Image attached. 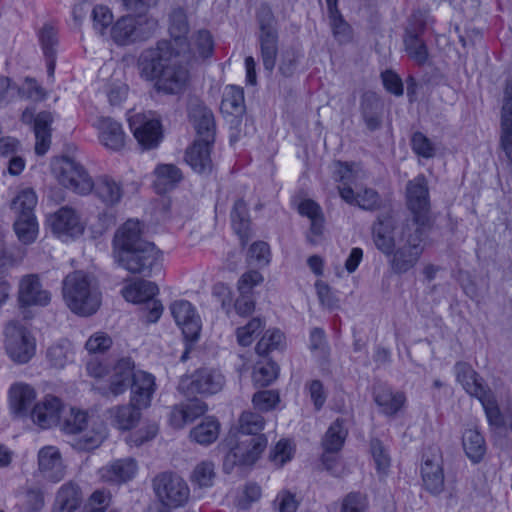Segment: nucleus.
Here are the masks:
<instances>
[{
	"label": "nucleus",
	"instance_id": "1",
	"mask_svg": "<svg viewBox=\"0 0 512 512\" xmlns=\"http://www.w3.org/2000/svg\"><path fill=\"white\" fill-rule=\"evenodd\" d=\"M141 224L129 219L115 232L112 240L114 262L131 274L152 277L163 269L162 252L141 236Z\"/></svg>",
	"mask_w": 512,
	"mask_h": 512
},
{
	"label": "nucleus",
	"instance_id": "2",
	"mask_svg": "<svg viewBox=\"0 0 512 512\" xmlns=\"http://www.w3.org/2000/svg\"><path fill=\"white\" fill-rule=\"evenodd\" d=\"M166 41L144 49L138 57L141 78L154 83V89L165 95H181L190 84V71Z\"/></svg>",
	"mask_w": 512,
	"mask_h": 512
},
{
	"label": "nucleus",
	"instance_id": "3",
	"mask_svg": "<svg viewBox=\"0 0 512 512\" xmlns=\"http://www.w3.org/2000/svg\"><path fill=\"white\" fill-rule=\"evenodd\" d=\"M190 121L196 130V139L186 150L185 160L199 174L212 170L211 149L215 142V119L212 111L202 102H191L188 108Z\"/></svg>",
	"mask_w": 512,
	"mask_h": 512
},
{
	"label": "nucleus",
	"instance_id": "4",
	"mask_svg": "<svg viewBox=\"0 0 512 512\" xmlns=\"http://www.w3.org/2000/svg\"><path fill=\"white\" fill-rule=\"evenodd\" d=\"M62 292L66 305L75 314L89 316L100 307L101 294L82 271H75L64 278Z\"/></svg>",
	"mask_w": 512,
	"mask_h": 512
},
{
	"label": "nucleus",
	"instance_id": "5",
	"mask_svg": "<svg viewBox=\"0 0 512 512\" xmlns=\"http://www.w3.org/2000/svg\"><path fill=\"white\" fill-rule=\"evenodd\" d=\"M406 205L411 213V220L405 224L412 227L431 231L435 216L431 211L428 181L423 174L408 181L406 186Z\"/></svg>",
	"mask_w": 512,
	"mask_h": 512
},
{
	"label": "nucleus",
	"instance_id": "6",
	"mask_svg": "<svg viewBox=\"0 0 512 512\" xmlns=\"http://www.w3.org/2000/svg\"><path fill=\"white\" fill-rule=\"evenodd\" d=\"M430 231L417 229L404 224L401 232L403 244L394 251L389 260L391 270L398 275L405 274L416 267L424 252V238Z\"/></svg>",
	"mask_w": 512,
	"mask_h": 512
},
{
	"label": "nucleus",
	"instance_id": "7",
	"mask_svg": "<svg viewBox=\"0 0 512 512\" xmlns=\"http://www.w3.org/2000/svg\"><path fill=\"white\" fill-rule=\"evenodd\" d=\"M226 445L229 451L224 457L223 469L230 473L234 467L253 464L267 446V438L264 435L259 436H229L226 439Z\"/></svg>",
	"mask_w": 512,
	"mask_h": 512
},
{
	"label": "nucleus",
	"instance_id": "8",
	"mask_svg": "<svg viewBox=\"0 0 512 512\" xmlns=\"http://www.w3.org/2000/svg\"><path fill=\"white\" fill-rule=\"evenodd\" d=\"M259 25L258 42L264 69L271 72L278 55V32L275 28V17L267 4H262L257 11Z\"/></svg>",
	"mask_w": 512,
	"mask_h": 512
},
{
	"label": "nucleus",
	"instance_id": "9",
	"mask_svg": "<svg viewBox=\"0 0 512 512\" xmlns=\"http://www.w3.org/2000/svg\"><path fill=\"white\" fill-rule=\"evenodd\" d=\"M225 382V376L218 368L200 367L181 377L178 390L186 396L213 395L223 389Z\"/></svg>",
	"mask_w": 512,
	"mask_h": 512
},
{
	"label": "nucleus",
	"instance_id": "10",
	"mask_svg": "<svg viewBox=\"0 0 512 512\" xmlns=\"http://www.w3.org/2000/svg\"><path fill=\"white\" fill-rule=\"evenodd\" d=\"M54 171L60 185L79 195H87L93 189V180L85 167L71 157L60 158Z\"/></svg>",
	"mask_w": 512,
	"mask_h": 512
},
{
	"label": "nucleus",
	"instance_id": "11",
	"mask_svg": "<svg viewBox=\"0 0 512 512\" xmlns=\"http://www.w3.org/2000/svg\"><path fill=\"white\" fill-rule=\"evenodd\" d=\"M88 425L87 412L71 408L68 415L61 422V430L68 435H79L72 444L73 447L80 451L93 450L100 446L104 439V435L99 431H91L82 434Z\"/></svg>",
	"mask_w": 512,
	"mask_h": 512
},
{
	"label": "nucleus",
	"instance_id": "12",
	"mask_svg": "<svg viewBox=\"0 0 512 512\" xmlns=\"http://www.w3.org/2000/svg\"><path fill=\"white\" fill-rule=\"evenodd\" d=\"M153 489L161 503L171 508L185 505L190 496L186 481L172 472L158 474L153 479Z\"/></svg>",
	"mask_w": 512,
	"mask_h": 512
},
{
	"label": "nucleus",
	"instance_id": "13",
	"mask_svg": "<svg viewBox=\"0 0 512 512\" xmlns=\"http://www.w3.org/2000/svg\"><path fill=\"white\" fill-rule=\"evenodd\" d=\"M156 24L154 20L122 16L112 25L110 30L111 38L119 46L144 41L151 36Z\"/></svg>",
	"mask_w": 512,
	"mask_h": 512
},
{
	"label": "nucleus",
	"instance_id": "14",
	"mask_svg": "<svg viewBox=\"0 0 512 512\" xmlns=\"http://www.w3.org/2000/svg\"><path fill=\"white\" fill-rule=\"evenodd\" d=\"M5 348L12 361L24 364L35 354V340L30 333L17 323H9L5 328Z\"/></svg>",
	"mask_w": 512,
	"mask_h": 512
},
{
	"label": "nucleus",
	"instance_id": "15",
	"mask_svg": "<svg viewBox=\"0 0 512 512\" xmlns=\"http://www.w3.org/2000/svg\"><path fill=\"white\" fill-rule=\"evenodd\" d=\"M129 126L135 139L144 150L158 147L163 139L161 122L151 115L135 114L129 118Z\"/></svg>",
	"mask_w": 512,
	"mask_h": 512
},
{
	"label": "nucleus",
	"instance_id": "16",
	"mask_svg": "<svg viewBox=\"0 0 512 512\" xmlns=\"http://www.w3.org/2000/svg\"><path fill=\"white\" fill-rule=\"evenodd\" d=\"M47 222L52 232L63 241L74 239L84 232V225L79 214L69 206L61 207L49 215Z\"/></svg>",
	"mask_w": 512,
	"mask_h": 512
},
{
	"label": "nucleus",
	"instance_id": "17",
	"mask_svg": "<svg viewBox=\"0 0 512 512\" xmlns=\"http://www.w3.org/2000/svg\"><path fill=\"white\" fill-rule=\"evenodd\" d=\"M425 28V20L418 19L416 15H413V20L406 28L403 37L407 55L419 66L424 65L429 58L428 47L422 38Z\"/></svg>",
	"mask_w": 512,
	"mask_h": 512
},
{
	"label": "nucleus",
	"instance_id": "18",
	"mask_svg": "<svg viewBox=\"0 0 512 512\" xmlns=\"http://www.w3.org/2000/svg\"><path fill=\"white\" fill-rule=\"evenodd\" d=\"M421 478L424 489L430 494L437 496L444 491L443 460L438 449H432L430 455L424 454Z\"/></svg>",
	"mask_w": 512,
	"mask_h": 512
},
{
	"label": "nucleus",
	"instance_id": "19",
	"mask_svg": "<svg viewBox=\"0 0 512 512\" xmlns=\"http://www.w3.org/2000/svg\"><path fill=\"white\" fill-rule=\"evenodd\" d=\"M170 311L185 339L196 341L201 331V320L194 306L187 300H177L170 305Z\"/></svg>",
	"mask_w": 512,
	"mask_h": 512
},
{
	"label": "nucleus",
	"instance_id": "20",
	"mask_svg": "<svg viewBox=\"0 0 512 512\" xmlns=\"http://www.w3.org/2000/svg\"><path fill=\"white\" fill-rule=\"evenodd\" d=\"M189 31L190 25L186 11L181 7L174 8L169 14L168 33L170 39H162L161 41L170 43L176 54H183V52L190 49Z\"/></svg>",
	"mask_w": 512,
	"mask_h": 512
},
{
	"label": "nucleus",
	"instance_id": "21",
	"mask_svg": "<svg viewBox=\"0 0 512 512\" xmlns=\"http://www.w3.org/2000/svg\"><path fill=\"white\" fill-rule=\"evenodd\" d=\"M129 386L131 403L139 408H148L157 389L155 376L149 372L137 370Z\"/></svg>",
	"mask_w": 512,
	"mask_h": 512
},
{
	"label": "nucleus",
	"instance_id": "22",
	"mask_svg": "<svg viewBox=\"0 0 512 512\" xmlns=\"http://www.w3.org/2000/svg\"><path fill=\"white\" fill-rule=\"evenodd\" d=\"M83 502L84 494L80 485L67 481L56 491L50 512H77Z\"/></svg>",
	"mask_w": 512,
	"mask_h": 512
},
{
	"label": "nucleus",
	"instance_id": "23",
	"mask_svg": "<svg viewBox=\"0 0 512 512\" xmlns=\"http://www.w3.org/2000/svg\"><path fill=\"white\" fill-rule=\"evenodd\" d=\"M395 220L392 213L380 214L372 226V237L376 248L384 255H391L395 248Z\"/></svg>",
	"mask_w": 512,
	"mask_h": 512
},
{
	"label": "nucleus",
	"instance_id": "24",
	"mask_svg": "<svg viewBox=\"0 0 512 512\" xmlns=\"http://www.w3.org/2000/svg\"><path fill=\"white\" fill-rule=\"evenodd\" d=\"M18 299L21 306H46L50 303L51 295L42 288L38 276L27 275L20 281Z\"/></svg>",
	"mask_w": 512,
	"mask_h": 512
},
{
	"label": "nucleus",
	"instance_id": "25",
	"mask_svg": "<svg viewBox=\"0 0 512 512\" xmlns=\"http://www.w3.org/2000/svg\"><path fill=\"white\" fill-rule=\"evenodd\" d=\"M38 467L42 476L51 482H59L65 476V467L59 450L46 446L38 452Z\"/></svg>",
	"mask_w": 512,
	"mask_h": 512
},
{
	"label": "nucleus",
	"instance_id": "26",
	"mask_svg": "<svg viewBox=\"0 0 512 512\" xmlns=\"http://www.w3.org/2000/svg\"><path fill=\"white\" fill-rule=\"evenodd\" d=\"M61 408L62 402L58 397L47 395L43 401L34 405L30 417L39 427L47 429L59 422Z\"/></svg>",
	"mask_w": 512,
	"mask_h": 512
},
{
	"label": "nucleus",
	"instance_id": "27",
	"mask_svg": "<svg viewBox=\"0 0 512 512\" xmlns=\"http://www.w3.org/2000/svg\"><path fill=\"white\" fill-rule=\"evenodd\" d=\"M298 212L310 220L307 241L316 245L319 243L324 231V215L322 208L312 199H304L298 205Z\"/></svg>",
	"mask_w": 512,
	"mask_h": 512
},
{
	"label": "nucleus",
	"instance_id": "28",
	"mask_svg": "<svg viewBox=\"0 0 512 512\" xmlns=\"http://www.w3.org/2000/svg\"><path fill=\"white\" fill-rule=\"evenodd\" d=\"M383 111L384 103L375 92L363 93L360 100V112L368 130L375 131L381 127Z\"/></svg>",
	"mask_w": 512,
	"mask_h": 512
},
{
	"label": "nucleus",
	"instance_id": "29",
	"mask_svg": "<svg viewBox=\"0 0 512 512\" xmlns=\"http://www.w3.org/2000/svg\"><path fill=\"white\" fill-rule=\"evenodd\" d=\"M136 371L131 357L120 358L113 366L108 392L113 396L123 394L128 389Z\"/></svg>",
	"mask_w": 512,
	"mask_h": 512
},
{
	"label": "nucleus",
	"instance_id": "30",
	"mask_svg": "<svg viewBox=\"0 0 512 512\" xmlns=\"http://www.w3.org/2000/svg\"><path fill=\"white\" fill-rule=\"evenodd\" d=\"M454 372L457 381L462 385L464 390L473 397L478 398L484 394L486 390L490 389L485 384L483 378L467 362H456Z\"/></svg>",
	"mask_w": 512,
	"mask_h": 512
},
{
	"label": "nucleus",
	"instance_id": "31",
	"mask_svg": "<svg viewBox=\"0 0 512 512\" xmlns=\"http://www.w3.org/2000/svg\"><path fill=\"white\" fill-rule=\"evenodd\" d=\"M100 143L112 151H120L125 145V133L117 121L103 117L97 124Z\"/></svg>",
	"mask_w": 512,
	"mask_h": 512
},
{
	"label": "nucleus",
	"instance_id": "32",
	"mask_svg": "<svg viewBox=\"0 0 512 512\" xmlns=\"http://www.w3.org/2000/svg\"><path fill=\"white\" fill-rule=\"evenodd\" d=\"M373 397L381 412L387 416L396 415L406 402L403 392H394L391 387L385 384L374 387Z\"/></svg>",
	"mask_w": 512,
	"mask_h": 512
},
{
	"label": "nucleus",
	"instance_id": "33",
	"mask_svg": "<svg viewBox=\"0 0 512 512\" xmlns=\"http://www.w3.org/2000/svg\"><path fill=\"white\" fill-rule=\"evenodd\" d=\"M340 197L349 205H356L366 211H375L381 207V197L379 193L372 188H365L355 193L352 187H339Z\"/></svg>",
	"mask_w": 512,
	"mask_h": 512
},
{
	"label": "nucleus",
	"instance_id": "34",
	"mask_svg": "<svg viewBox=\"0 0 512 512\" xmlns=\"http://www.w3.org/2000/svg\"><path fill=\"white\" fill-rule=\"evenodd\" d=\"M10 408L16 417H25L36 399V392L28 384L18 383L9 390Z\"/></svg>",
	"mask_w": 512,
	"mask_h": 512
},
{
	"label": "nucleus",
	"instance_id": "35",
	"mask_svg": "<svg viewBox=\"0 0 512 512\" xmlns=\"http://www.w3.org/2000/svg\"><path fill=\"white\" fill-rule=\"evenodd\" d=\"M138 470L133 458L118 459L101 469V477L113 483H125L134 478Z\"/></svg>",
	"mask_w": 512,
	"mask_h": 512
},
{
	"label": "nucleus",
	"instance_id": "36",
	"mask_svg": "<svg viewBox=\"0 0 512 512\" xmlns=\"http://www.w3.org/2000/svg\"><path fill=\"white\" fill-rule=\"evenodd\" d=\"M190 42V49L183 52L182 58L186 62L197 59H206L212 56L214 51V41L210 31L206 29H200L195 32Z\"/></svg>",
	"mask_w": 512,
	"mask_h": 512
},
{
	"label": "nucleus",
	"instance_id": "37",
	"mask_svg": "<svg viewBox=\"0 0 512 512\" xmlns=\"http://www.w3.org/2000/svg\"><path fill=\"white\" fill-rule=\"evenodd\" d=\"M92 191L107 206L119 203L123 196L122 184L107 175L100 176L93 182Z\"/></svg>",
	"mask_w": 512,
	"mask_h": 512
},
{
	"label": "nucleus",
	"instance_id": "38",
	"mask_svg": "<svg viewBox=\"0 0 512 512\" xmlns=\"http://www.w3.org/2000/svg\"><path fill=\"white\" fill-rule=\"evenodd\" d=\"M131 402L127 405H119L108 409L107 413L111 424L120 430L132 429L140 420L141 410Z\"/></svg>",
	"mask_w": 512,
	"mask_h": 512
},
{
	"label": "nucleus",
	"instance_id": "39",
	"mask_svg": "<svg viewBox=\"0 0 512 512\" xmlns=\"http://www.w3.org/2000/svg\"><path fill=\"white\" fill-rule=\"evenodd\" d=\"M52 122L53 116L48 111L39 112L34 119L33 131L36 138L35 152L37 155H44L50 148Z\"/></svg>",
	"mask_w": 512,
	"mask_h": 512
},
{
	"label": "nucleus",
	"instance_id": "40",
	"mask_svg": "<svg viewBox=\"0 0 512 512\" xmlns=\"http://www.w3.org/2000/svg\"><path fill=\"white\" fill-rule=\"evenodd\" d=\"M231 222L241 244L245 246L251 238V221L247 203L243 199L235 201L231 211Z\"/></svg>",
	"mask_w": 512,
	"mask_h": 512
},
{
	"label": "nucleus",
	"instance_id": "41",
	"mask_svg": "<svg viewBox=\"0 0 512 512\" xmlns=\"http://www.w3.org/2000/svg\"><path fill=\"white\" fill-rule=\"evenodd\" d=\"M158 293V287L155 283L147 280H136L125 286L122 294L127 301L133 303H147Z\"/></svg>",
	"mask_w": 512,
	"mask_h": 512
},
{
	"label": "nucleus",
	"instance_id": "42",
	"mask_svg": "<svg viewBox=\"0 0 512 512\" xmlns=\"http://www.w3.org/2000/svg\"><path fill=\"white\" fill-rule=\"evenodd\" d=\"M223 114L239 117L245 112L244 90L241 87L227 86L220 105Z\"/></svg>",
	"mask_w": 512,
	"mask_h": 512
},
{
	"label": "nucleus",
	"instance_id": "43",
	"mask_svg": "<svg viewBox=\"0 0 512 512\" xmlns=\"http://www.w3.org/2000/svg\"><path fill=\"white\" fill-rule=\"evenodd\" d=\"M45 506V492L41 487H26L18 495L19 512H40Z\"/></svg>",
	"mask_w": 512,
	"mask_h": 512
},
{
	"label": "nucleus",
	"instance_id": "44",
	"mask_svg": "<svg viewBox=\"0 0 512 512\" xmlns=\"http://www.w3.org/2000/svg\"><path fill=\"white\" fill-rule=\"evenodd\" d=\"M154 186L158 193H166L173 189L182 179L180 169L173 164H162L155 169Z\"/></svg>",
	"mask_w": 512,
	"mask_h": 512
},
{
	"label": "nucleus",
	"instance_id": "45",
	"mask_svg": "<svg viewBox=\"0 0 512 512\" xmlns=\"http://www.w3.org/2000/svg\"><path fill=\"white\" fill-rule=\"evenodd\" d=\"M348 435L345 420L337 418L328 428L322 440L323 450L328 452H339Z\"/></svg>",
	"mask_w": 512,
	"mask_h": 512
},
{
	"label": "nucleus",
	"instance_id": "46",
	"mask_svg": "<svg viewBox=\"0 0 512 512\" xmlns=\"http://www.w3.org/2000/svg\"><path fill=\"white\" fill-rule=\"evenodd\" d=\"M37 195L31 188L21 190L11 201L10 208L17 217H35Z\"/></svg>",
	"mask_w": 512,
	"mask_h": 512
},
{
	"label": "nucleus",
	"instance_id": "47",
	"mask_svg": "<svg viewBox=\"0 0 512 512\" xmlns=\"http://www.w3.org/2000/svg\"><path fill=\"white\" fill-rule=\"evenodd\" d=\"M463 447L469 459L474 463L479 462L486 451L483 436L474 429H468L463 434Z\"/></svg>",
	"mask_w": 512,
	"mask_h": 512
},
{
	"label": "nucleus",
	"instance_id": "48",
	"mask_svg": "<svg viewBox=\"0 0 512 512\" xmlns=\"http://www.w3.org/2000/svg\"><path fill=\"white\" fill-rule=\"evenodd\" d=\"M219 428L218 421L209 417L194 427L190 432V436L201 445H209L217 439Z\"/></svg>",
	"mask_w": 512,
	"mask_h": 512
},
{
	"label": "nucleus",
	"instance_id": "49",
	"mask_svg": "<svg viewBox=\"0 0 512 512\" xmlns=\"http://www.w3.org/2000/svg\"><path fill=\"white\" fill-rule=\"evenodd\" d=\"M477 399L483 406L489 424L496 428L503 427L505 425L504 417L491 389L486 390V392Z\"/></svg>",
	"mask_w": 512,
	"mask_h": 512
},
{
	"label": "nucleus",
	"instance_id": "50",
	"mask_svg": "<svg viewBox=\"0 0 512 512\" xmlns=\"http://www.w3.org/2000/svg\"><path fill=\"white\" fill-rule=\"evenodd\" d=\"M46 356L53 367L63 368L68 362L72 360L70 342L67 340H62L56 344L51 345L47 349Z\"/></svg>",
	"mask_w": 512,
	"mask_h": 512
},
{
	"label": "nucleus",
	"instance_id": "51",
	"mask_svg": "<svg viewBox=\"0 0 512 512\" xmlns=\"http://www.w3.org/2000/svg\"><path fill=\"white\" fill-rule=\"evenodd\" d=\"M14 230L18 239L23 244H31L36 240L38 234V223L35 217H17L14 223Z\"/></svg>",
	"mask_w": 512,
	"mask_h": 512
},
{
	"label": "nucleus",
	"instance_id": "52",
	"mask_svg": "<svg viewBox=\"0 0 512 512\" xmlns=\"http://www.w3.org/2000/svg\"><path fill=\"white\" fill-rule=\"evenodd\" d=\"M264 428V418L255 412L245 411L239 419V433L241 436H259Z\"/></svg>",
	"mask_w": 512,
	"mask_h": 512
},
{
	"label": "nucleus",
	"instance_id": "53",
	"mask_svg": "<svg viewBox=\"0 0 512 512\" xmlns=\"http://www.w3.org/2000/svg\"><path fill=\"white\" fill-rule=\"evenodd\" d=\"M215 477L214 464L210 461H203L194 468L191 481L199 488H207L213 485Z\"/></svg>",
	"mask_w": 512,
	"mask_h": 512
},
{
	"label": "nucleus",
	"instance_id": "54",
	"mask_svg": "<svg viewBox=\"0 0 512 512\" xmlns=\"http://www.w3.org/2000/svg\"><path fill=\"white\" fill-rule=\"evenodd\" d=\"M263 328L264 322L261 318H252L246 325L236 329L238 344L243 347L251 345L255 337L261 333Z\"/></svg>",
	"mask_w": 512,
	"mask_h": 512
},
{
	"label": "nucleus",
	"instance_id": "55",
	"mask_svg": "<svg viewBox=\"0 0 512 512\" xmlns=\"http://www.w3.org/2000/svg\"><path fill=\"white\" fill-rule=\"evenodd\" d=\"M111 493L104 489L95 490L87 499L83 502V512H105L111 503Z\"/></svg>",
	"mask_w": 512,
	"mask_h": 512
},
{
	"label": "nucleus",
	"instance_id": "56",
	"mask_svg": "<svg viewBox=\"0 0 512 512\" xmlns=\"http://www.w3.org/2000/svg\"><path fill=\"white\" fill-rule=\"evenodd\" d=\"M284 340V334L278 330H267L258 341L255 350L259 355H267L270 351L278 349Z\"/></svg>",
	"mask_w": 512,
	"mask_h": 512
},
{
	"label": "nucleus",
	"instance_id": "57",
	"mask_svg": "<svg viewBox=\"0 0 512 512\" xmlns=\"http://www.w3.org/2000/svg\"><path fill=\"white\" fill-rule=\"evenodd\" d=\"M278 372L279 368L274 362L258 363L253 372L254 382L261 387L268 386L277 378Z\"/></svg>",
	"mask_w": 512,
	"mask_h": 512
},
{
	"label": "nucleus",
	"instance_id": "58",
	"mask_svg": "<svg viewBox=\"0 0 512 512\" xmlns=\"http://www.w3.org/2000/svg\"><path fill=\"white\" fill-rule=\"evenodd\" d=\"M328 17L334 37L340 42L348 40L351 28L341 14L339 8L329 10Z\"/></svg>",
	"mask_w": 512,
	"mask_h": 512
},
{
	"label": "nucleus",
	"instance_id": "59",
	"mask_svg": "<svg viewBox=\"0 0 512 512\" xmlns=\"http://www.w3.org/2000/svg\"><path fill=\"white\" fill-rule=\"evenodd\" d=\"M370 450L375 463L377 472L380 475H386L390 467V456L379 439H372Z\"/></svg>",
	"mask_w": 512,
	"mask_h": 512
},
{
	"label": "nucleus",
	"instance_id": "60",
	"mask_svg": "<svg viewBox=\"0 0 512 512\" xmlns=\"http://www.w3.org/2000/svg\"><path fill=\"white\" fill-rule=\"evenodd\" d=\"M411 147L413 152L426 159L433 158L436 154V148L433 142L422 132H415L411 137Z\"/></svg>",
	"mask_w": 512,
	"mask_h": 512
},
{
	"label": "nucleus",
	"instance_id": "61",
	"mask_svg": "<svg viewBox=\"0 0 512 512\" xmlns=\"http://www.w3.org/2000/svg\"><path fill=\"white\" fill-rule=\"evenodd\" d=\"M280 401L279 393L276 390H262L253 395L252 402L256 409L267 412L276 407Z\"/></svg>",
	"mask_w": 512,
	"mask_h": 512
},
{
	"label": "nucleus",
	"instance_id": "62",
	"mask_svg": "<svg viewBox=\"0 0 512 512\" xmlns=\"http://www.w3.org/2000/svg\"><path fill=\"white\" fill-rule=\"evenodd\" d=\"M293 457V447L288 440H280L269 454V460L277 468L282 467Z\"/></svg>",
	"mask_w": 512,
	"mask_h": 512
},
{
	"label": "nucleus",
	"instance_id": "63",
	"mask_svg": "<svg viewBox=\"0 0 512 512\" xmlns=\"http://www.w3.org/2000/svg\"><path fill=\"white\" fill-rule=\"evenodd\" d=\"M38 37L44 56H53V54H56L58 38L56 30L52 26L44 25L39 31Z\"/></svg>",
	"mask_w": 512,
	"mask_h": 512
},
{
	"label": "nucleus",
	"instance_id": "64",
	"mask_svg": "<svg viewBox=\"0 0 512 512\" xmlns=\"http://www.w3.org/2000/svg\"><path fill=\"white\" fill-rule=\"evenodd\" d=\"M500 127H512V80L505 81Z\"/></svg>",
	"mask_w": 512,
	"mask_h": 512
}]
</instances>
